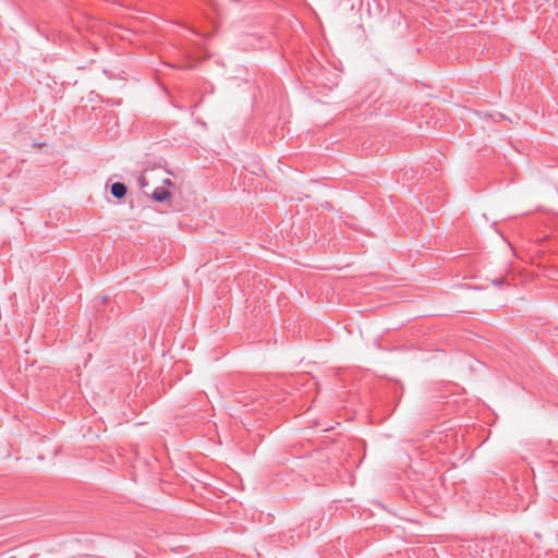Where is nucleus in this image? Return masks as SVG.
Listing matches in <instances>:
<instances>
[{"label": "nucleus", "instance_id": "f257e3e1", "mask_svg": "<svg viewBox=\"0 0 558 558\" xmlns=\"http://www.w3.org/2000/svg\"><path fill=\"white\" fill-rule=\"evenodd\" d=\"M234 397L236 402L243 403L245 407L254 403L258 399L257 393L247 391H236Z\"/></svg>", "mask_w": 558, "mask_h": 558}, {"label": "nucleus", "instance_id": "f03ea898", "mask_svg": "<svg viewBox=\"0 0 558 558\" xmlns=\"http://www.w3.org/2000/svg\"><path fill=\"white\" fill-rule=\"evenodd\" d=\"M151 198L157 203H163L171 198V192L165 186L156 187L151 193Z\"/></svg>", "mask_w": 558, "mask_h": 558}, {"label": "nucleus", "instance_id": "7ed1b4c3", "mask_svg": "<svg viewBox=\"0 0 558 558\" xmlns=\"http://www.w3.org/2000/svg\"><path fill=\"white\" fill-rule=\"evenodd\" d=\"M128 187L122 182H114L110 186V193L118 199L123 198L126 195Z\"/></svg>", "mask_w": 558, "mask_h": 558}, {"label": "nucleus", "instance_id": "20e7f679", "mask_svg": "<svg viewBox=\"0 0 558 558\" xmlns=\"http://www.w3.org/2000/svg\"><path fill=\"white\" fill-rule=\"evenodd\" d=\"M137 183H138L141 189H144L145 186L148 185V182L146 181V178L144 175H140L137 178Z\"/></svg>", "mask_w": 558, "mask_h": 558}, {"label": "nucleus", "instance_id": "39448f33", "mask_svg": "<svg viewBox=\"0 0 558 558\" xmlns=\"http://www.w3.org/2000/svg\"><path fill=\"white\" fill-rule=\"evenodd\" d=\"M163 185L171 186V185H173V183H172V181L170 179H165L163 180Z\"/></svg>", "mask_w": 558, "mask_h": 558}, {"label": "nucleus", "instance_id": "423d86ee", "mask_svg": "<svg viewBox=\"0 0 558 558\" xmlns=\"http://www.w3.org/2000/svg\"><path fill=\"white\" fill-rule=\"evenodd\" d=\"M487 117H489V118L498 117L499 119L504 118V116L501 113H496L495 116L494 114H487Z\"/></svg>", "mask_w": 558, "mask_h": 558}, {"label": "nucleus", "instance_id": "0eeeda50", "mask_svg": "<svg viewBox=\"0 0 558 558\" xmlns=\"http://www.w3.org/2000/svg\"><path fill=\"white\" fill-rule=\"evenodd\" d=\"M493 282L495 286H498V287L504 283V281L501 279L494 280Z\"/></svg>", "mask_w": 558, "mask_h": 558}, {"label": "nucleus", "instance_id": "6e6552de", "mask_svg": "<svg viewBox=\"0 0 558 558\" xmlns=\"http://www.w3.org/2000/svg\"><path fill=\"white\" fill-rule=\"evenodd\" d=\"M107 299H108V298H107L106 295H104V296L101 298V303H106V302H107Z\"/></svg>", "mask_w": 558, "mask_h": 558}]
</instances>
